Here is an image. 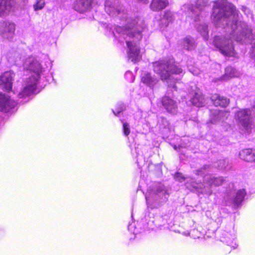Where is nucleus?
I'll return each instance as SVG.
<instances>
[{"mask_svg":"<svg viewBox=\"0 0 255 255\" xmlns=\"http://www.w3.org/2000/svg\"><path fill=\"white\" fill-rule=\"evenodd\" d=\"M168 194L163 185L155 183L148 189L145 198L147 207L151 209L157 208L165 202Z\"/></svg>","mask_w":255,"mask_h":255,"instance_id":"5","label":"nucleus"},{"mask_svg":"<svg viewBox=\"0 0 255 255\" xmlns=\"http://www.w3.org/2000/svg\"><path fill=\"white\" fill-rule=\"evenodd\" d=\"M252 111L250 109H240L235 113V119L240 128L248 132L251 125Z\"/></svg>","mask_w":255,"mask_h":255,"instance_id":"8","label":"nucleus"},{"mask_svg":"<svg viewBox=\"0 0 255 255\" xmlns=\"http://www.w3.org/2000/svg\"><path fill=\"white\" fill-rule=\"evenodd\" d=\"M16 105V102L5 94L0 93V111L8 112Z\"/></svg>","mask_w":255,"mask_h":255,"instance_id":"11","label":"nucleus"},{"mask_svg":"<svg viewBox=\"0 0 255 255\" xmlns=\"http://www.w3.org/2000/svg\"><path fill=\"white\" fill-rule=\"evenodd\" d=\"M235 239V235L234 230L230 233L224 231L221 237V241L227 244L228 246L235 249L237 247V244L234 242Z\"/></svg>","mask_w":255,"mask_h":255,"instance_id":"16","label":"nucleus"},{"mask_svg":"<svg viewBox=\"0 0 255 255\" xmlns=\"http://www.w3.org/2000/svg\"><path fill=\"white\" fill-rule=\"evenodd\" d=\"M239 72L234 68L228 66L225 69L224 75L221 77L222 80L227 81L232 78L238 77Z\"/></svg>","mask_w":255,"mask_h":255,"instance_id":"21","label":"nucleus"},{"mask_svg":"<svg viewBox=\"0 0 255 255\" xmlns=\"http://www.w3.org/2000/svg\"><path fill=\"white\" fill-rule=\"evenodd\" d=\"M211 100L216 107H226L229 104V99L218 94L213 95L211 97Z\"/></svg>","mask_w":255,"mask_h":255,"instance_id":"18","label":"nucleus"},{"mask_svg":"<svg viewBox=\"0 0 255 255\" xmlns=\"http://www.w3.org/2000/svg\"><path fill=\"white\" fill-rule=\"evenodd\" d=\"M211 18L217 27H225L226 35H217L214 37L213 45L225 56L237 57L233 39L237 42L247 43L252 45L249 52L252 62L255 63V35H253L250 27L241 18L239 11L232 3L225 0L214 2Z\"/></svg>","mask_w":255,"mask_h":255,"instance_id":"1","label":"nucleus"},{"mask_svg":"<svg viewBox=\"0 0 255 255\" xmlns=\"http://www.w3.org/2000/svg\"><path fill=\"white\" fill-rule=\"evenodd\" d=\"M176 180L178 181L179 182H182V181H184L185 180H187V181H189L190 180H192V179H189L188 180L189 178H185L181 173H177L175 175L174 177Z\"/></svg>","mask_w":255,"mask_h":255,"instance_id":"31","label":"nucleus"},{"mask_svg":"<svg viewBox=\"0 0 255 255\" xmlns=\"http://www.w3.org/2000/svg\"><path fill=\"white\" fill-rule=\"evenodd\" d=\"M153 70L158 74L161 80L166 82L168 89L176 90L175 79L173 74L179 75L182 73L183 70L171 61L160 60L153 63Z\"/></svg>","mask_w":255,"mask_h":255,"instance_id":"4","label":"nucleus"},{"mask_svg":"<svg viewBox=\"0 0 255 255\" xmlns=\"http://www.w3.org/2000/svg\"><path fill=\"white\" fill-rule=\"evenodd\" d=\"M207 2L208 0H197L195 6L189 4L184 5L182 9L187 14L186 20L193 24L194 22L200 21L207 12Z\"/></svg>","mask_w":255,"mask_h":255,"instance_id":"6","label":"nucleus"},{"mask_svg":"<svg viewBox=\"0 0 255 255\" xmlns=\"http://www.w3.org/2000/svg\"><path fill=\"white\" fill-rule=\"evenodd\" d=\"M15 25L9 21L0 22V35L4 39H11L15 34Z\"/></svg>","mask_w":255,"mask_h":255,"instance_id":"9","label":"nucleus"},{"mask_svg":"<svg viewBox=\"0 0 255 255\" xmlns=\"http://www.w3.org/2000/svg\"><path fill=\"white\" fill-rule=\"evenodd\" d=\"M46 68L51 67V62L47 58L46 59ZM25 70L30 71L33 75L27 79L22 85L21 91L17 95L19 99L24 98V101L20 103H25L29 100L28 97L33 94L36 90V85L41 75L44 71L45 67L42 66L41 63L37 58L30 56L26 58L23 64Z\"/></svg>","mask_w":255,"mask_h":255,"instance_id":"3","label":"nucleus"},{"mask_svg":"<svg viewBox=\"0 0 255 255\" xmlns=\"http://www.w3.org/2000/svg\"><path fill=\"white\" fill-rule=\"evenodd\" d=\"M92 5V0H76L74 4V8L80 12L88 10Z\"/></svg>","mask_w":255,"mask_h":255,"instance_id":"17","label":"nucleus"},{"mask_svg":"<svg viewBox=\"0 0 255 255\" xmlns=\"http://www.w3.org/2000/svg\"><path fill=\"white\" fill-rule=\"evenodd\" d=\"M105 8L111 16L125 21L124 27L117 26L114 34L120 42L126 43L128 59L134 63L138 62L141 55L137 42L142 37L141 33L145 27L144 24L138 18L128 17V14L118 0H106Z\"/></svg>","mask_w":255,"mask_h":255,"instance_id":"2","label":"nucleus"},{"mask_svg":"<svg viewBox=\"0 0 255 255\" xmlns=\"http://www.w3.org/2000/svg\"><path fill=\"white\" fill-rule=\"evenodd\" d=\"M174 19V14L170 11H165L162 17V20L165 21L164 24L168 26Z\"/></svg>","mask_w":255,"mask_h":255,"instance_id":"26","label":"nucleus"},{"mask_svg":"<svg viewBox=\"0 0 255 255\" xmlns=\"http://www.w3.org/2000/svg\"><path fill=\"white\" fill-rule=\"evenodd\" d=\"M223 168V166H221V168Z\"/></svg>","mask_w":255,"mask_h":255,"instance_id":"38","label":"nucleus"},{"mask_svg":"<svg viewBox=\"0 0 255 255\" xmlns=\"http://www.w3.org/2000/svg\"><path fill=\"white\" fill-rule=\"evenodd\" d=\"M229 116V112L227 111L213 110L210 111V122L213 124H216L218 122L224 121Z\"/></svg>","mask_w":255,"mask_h":255,"instance_id":"13","label":"nucleus"},{"mask_svg":"<svg viewBox=\"0 0 255 255\" xmlns=\"http://www.w3.org/2000/svg\"><path fill=\"white\" fill-rule=\"evenodd\" d=\"M141 81L144 85L153 89L159 82V79L154 75L144 72L141 75Z\"/></svg>","mask_w":255,"mask_h":255,"instance_id":"14","label":"nucleus"},{"mask_svg":"<svg viewBox=\"0 0 255 255\" xmlns=\"http://www.w3.org/2000/svg\"><path fill=\"white\" fill-rule=\"evenodd\" d=\"M224 181L222 177H216L212 175H206L204 177V184H199L192 181H191V186L195 189L203 188L202 192L206 194L210 195L212 194L213 190L212 186H218L222 185Z\"/></svg>","mask_w":255,"mask_h":255,"instance_id":"7","label":"nucleus"},{"mask_svg":"<svg viewBox=\"0 0 255 255\" xmlns=\"http://www.w3.org/2000/svg\"><path fill=\"white\" fill-rule=\"evenodd\" d=\"M14 74L11 71H6L0 77V87L5 91H9L12 88V81Z\"/></svg>","mask_w":255,"mask_h":255,"instance_id":"12","label":"nucleus"},{"mask_svg":"<svg viewBox=\"0 0 255 255\" xmlns=\"http://www.w3.org/2000/svg\"><path fill=\"white\" fill-rule=\"evenodd\" d=\"M194 43V40L191 37H185L182 42L183 47L187 50H191L193 48Z\"/></svg>","mask_w":255,"mask_h":255,"instance_id":"25","label":"nucleus"},{"mask_svg":"<svg viewBox=\"0 0 255 255\" xmlns=\"http://www.w3.org/2000/svg\"><path fill=\"white\" fill-rule=\"evenodd\" d=\"M134 225H132V224H130L128 227V229L129 231L131 232H132L134 234H136L137 233L135 232L134 230H132V228L133 227Z\"/></svg>","mask_w":255,"mask_h":255,"instance_id":"36","label":"nucleus"},{"mask_svg":"<svg viewBox=\"0 0 255 255\" xmlns=\"http://www.w3.org/2000/svg\"><path fill=\"white\" fill-rule=\"evenodd\" d=\"M191 103L197 107H203L205 103L203 96L200 92H195L190 100Z\"/></svg>","mask_w":255,"mask_h":255,"instance_id":"23","label":"nucleus"},{"mask_svg":"<svg viewBox=\"0 0 255 255\" xmlns=\"http://www.w3.org/2000/svg\"><path fill=\"white\" fill-rule=\"evenodd\" d=\"M125 110V107L123 104H120L118 105L117 108L115 110H113V112L116 116H120V113Z\"/></svg>","mask_w":255,"mask_h":255,"instance_id":"28","label":"nucleus"},{"mask_svg":"<svg viewBox=\"0 0 255 255\" xmlns=\"http://www.w3.org/2000/svg\"><path fill=\"white\" fill-rule=\"evenodd\" d=\"M168 4V0H152L150 7L153 11H159L165 8Z\"/></svg>","mask_w":255,"mask_h":255,"instance_id":"20","label":"nucleus"},{"mask_svg":"<svg viewBox=\"0 0 255 255\" xmlns=\"http://www.w3.org/2000/svg\"><path fill=\"white\" fill-rule=\"evenodd\" d=\"M156 19L158 26L161 30H163L165 27L167 26H165L164 24L165 21L162 20V17L159 19H157V18H156Z\"/></svg>","mask_w":255,"mask_h":255,"instance_id":"33","label":"nucleus"},{"mask_svg":"<svg viewBox=\"0 0 255 255\" xmlns=\"http://www.w3.org/2000/svg\"><path fill=\"white\" fill-rule=\"evenodd\" d=\"M210 168L209 165H205L203 168L200 169L199 170L197 171L196 174L198 175H202L204 173V170H207V171H209V168Z\"/></svg>","mask_w":255,"mask_h":255,"instance_id":"35","label":"nucleus"},{"mask_svg":"<svg viewBox=\"0 0 255 255\" xmlns=\"http://www.w3.org/2000/svg\"><path fill=\"white\" fill-rule=\"evenodd\" d=\"M123 123V129L124 134L125 136H128L130 133V128L129 125L126 123L124 122V121L121 120Z\"/></svg>","mask_w":255,"mask_h":255,"instance_id":"30","label":"nucleus"},{"mask_svg":"<svg viewBox=\"0 0 255 255\" xmlns=\"http://www.w3.org/2000/svg\"><path fill=\"white\" fill-rule=\"evenodd\" d=\"M246 195L245 189H242L237 192L232 191L230 192H227L224 199L227 204L233 203L238 205L243 200Z\"/></svg>","mask_w":255,"mask_h":255,"instance_id":"10","label":"nucleus"},{"mask_svg":"<svg viewBox=\"0 0 255 255\" xmlns=\"http://www.w3.org/2000/svg\"><path fill=\"white\" fill-rule=\"evenodd\" d=\"M162 105L166 111L172 114L177 112V103L169 96H164L162 100Z\"/></svg>","mask_w":255,"mask_h":255,"instance_id":"15","label":"nucleus"},{"mask_svg":"<svg viewBox=\"0 0 255 255\" xmlns=\"http://www.w3.org/2000/svg\"><path fill=\"white\" fill-rule=\"evenodd\" d=\"M241 159L248 162L255 161V150H252L250 149L243 150L239 153Z\"/></svg>","mask_w":255,"mask_h":255,"instance_id":"19","label":"nucleus"},{"mask_svg":"<svg viewBox=\"0 0 255 255\" xmlns=\"http://www.w3.org/2000/svg\"><path fill=\"white\" fill-rule=\"evenodd\" d=\"M195 27L197 31L201 34L204 39L207 40L208 39V26L206 24H197Z\"/></svg>","mask_w":255,"mask_h":255,"instance_id":"24","label":"nucleus"},{"mask_svg":"<svg viewBox=\"0 0 255 255\" xmlns=\"http://www.w3.org/2000/svg\"><path fill=\"white\" fill-rule=\"evenodd\" d=\"M158 125L159 127L165 128L168 126V122L166 119L160 117L158 118Z\"/></svg>","mask_w":255,"mask_h":255,"instance_id":"27","label":"nucleus"},{"mask_svg":"<svg viewBox=\"0 0 255 255\" xmlns=\"http://www.w3.org/2000/svg\"><path fill=\"white\" fill-rule=\"evenodd\" d=\"M11 9L10 0H0V16H3L9 13Z\"/></svg>","mask_w":255,"mask_h":255,"instance_id":"22","label":"nucleus"},{"mask_svg":"<svg viewBox=\"0 0 255 255\" xmlns=\"http://www.w3.org/2000/svg\"><path fill=\"white\" fill-rule=\"evenodd\" d=\"M45 5L44 0H36V3L34 5L35 10H38L43 8Z\"/></svg>","mask_w":255,"mask_h":255,"instance_id":"29","label":"nucleus"},{"mask_svg":"<svg viewBox=\"0 0 255 255\" xmlns=\"http://www.w3.org/2000/svg\"><path fill=\"white\" fill-rule=\"evenodd\" d=\"M125 77L126 79L129 82H132L134 81V78L131 72L127 71L125 73Z\"/></svg>","mask_w":255,"mask_h":255,"instance_id":"32","label":"nucleus"},{"mask_svg":"<svg viewBox=\"0 0 255 255\" xmlns=\"http://www.w3.org/2000/svg\"><path fill=\"white\" fill-rule=\"evenodd\" d=\"M193 75H198L199 74V72L198 71H196V70H194V71L192 72Z\"/></svg>","mask_w":255,"mask_h":255,"instance_id":"37","label":"nucleus"},{"mask_svg":"<svg viewBox=\"0 0 255 255\" xmlns=\"http://www.w3.org/2000/svg\"><path fill=\"white\" fill-rule=\"evenodd\" d=\"M241 9L248 17L250 16L251 18H253V15L251 13L250 10L249 8L246 6H242Z\"/></svg>","mask_w":255,"mask_h":255,"instance_id":"34","label":"nucleus"}]
</instances>
